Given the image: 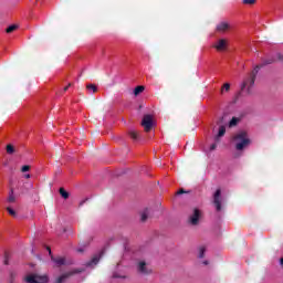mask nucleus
<instances>
[{
	"mask_svg": "<svg viewBox=\"0 0 283 283\" xmlns=\"http://www.w3.org/2000/svg\"><path fill=\"white\" fill-rule=\"evenodd\" d=\"M233 140L235 143L237 151H242V149H244V147H249L251 145V139L249 138V135L244 130L237 133L233 136Z\"/></svg>",
	"mask_w": 283,
	"mask_h": 283,
	"instance_id": "1",
	"label": "nucleus"
},
{
	"mask_svg": "<svg viewBox=\"0 0 283 283\" xmlns=\"http://www.w3.org/2000/svg\"><path fill=\"white\" fill-rule=\"evenodd\" d=\"M258 72H260V66H256L248 76V78H245L241 85V90L247 88L248 94H251V87H253V85H255V78L258 76Z\"/></svg>",
	"mask_w": 283,
	"mask_h": 283,
	"instance_id": "2",
	"label": "nucleus"
},
{
	"mask_svg": "<svg viewBox=\"0 0 283 283\" xmlns=\"http://www.w3.org/2000/svg\"><path fill=\"white\" fill-rule=\"evenodd\" d=\"M136 269L139 275H151L153 273L151 266L145 261H138Z\"/></svg>",
	"mask_w": 283,
	"mask_h": 283,
	"instance_id": "3",
	"label": "nucleus"
},
{
	"mask_svg": "<svg viewBox=\"0 0 283 283\" xmlns=\"http://www.w3.org/2000/svg\"><path fill=\"white\" fill-rule=\"evenodd\" d=\"M25 282L28 283H48L50 279L48 275H39V274H31L25 276Z\"/></svg>",
	"mask_w": 283,
	"mask_h": 283,
	"instance_id": "4",
	"label": "nucleus"
},
{
	"mask_svg": "<svg viewBox=\"0 0 283 283\" xmlns=\"http://www.w3.org/2000/svg\"><path fill=\"white\" fill-rule=\"evenodd\" d=\"M222 190L217 189L213 195V205L216 207V211H222Z\"/></svg>",
	"mask_w": 283,
	"mask_h": 283,
	"instance_id": "5",
	"label": "nucleus"
},
{
	"mask_svg": "<svg viewBox=\"0 0 283 283\" xmlns=\"http://www.w3.org/2000/svg\"><path fill=\"white\" fill-rule=\"evenodd\" d=\"M142 126L144 127L145 132H151V127H154V119L151 118V115L144 116Z\"/></svg>",
	"mask_w": 283,
	"mask_h": 283,
	"instance_id": "6",
	"label": "nucleus"
},
{
	"mask_svg": "<svg viewBox=\"0 0 283 283\" xmlns=\"http://www.w3.org/2000/svg\"><path fill=\"white\" fill-rule=\"evenodd\" d=\"M200 216H201L200 210L198 208H195L193 213L189 217V223L192 227H197V224H199L200 222Z\"/></svg>",
	"mask_w": 283,
	"mask_h": 283,
	"instance_id": "7",
	"label": "nucleus"
},
{
	"mask_svg": "<svg viewBox=\"0 0 283 283\" xmlns=\"http://www.w3.org/2000/svg\"><path fill=\"white\" fill-rule=\"evenodd\" d=\"M105 255V250H101L96 254L93 255V258L86 263V266H96L98 262H101V258Z\"/></svg>",
	"mask_w": 283,
	"mask_h": 283,
	"instance_id": "8",
	"label": "nucleus"
},
{
	"mask_svg": "<svg viewBox=\"0 0 283 283\" xmlns=\"http://www.w3.org/2000/svg\"><path fill=\"white\" fill-rule=\"evenodd\" d=\"M213 48L216 49L217 52H224L227 50V40L220 39Z\"/></svg>",
	"mask_w": 283,
	"mask_h": 283,
	"instance_id": "9",
	"label": "nucleus"
},
{
	"mask_svg": "<svg viewBox=\"0 0 283 283\" xmlns=\"http://www.w3.org/2000/svg\"><path fill=\"white\" fill-rule=\"evenodd\" d=\"M229 30H231V24H229V22H220L219 24H217V32H229Z\"/></svg>",
	"mask_w": 283,
	"mask_h": 283,
	"instance_id": "10",
	"label": "nucleus"
},
{
	"mask_svg": "<svg viewBox=\"0 0 283 283\" xmlns=\"http://www.w3.org/2000/svg\"><path fill=\"white\" fill-rule=\"evenodd\" d=\"M224 134H227V127L220 126L218 134L214 136V142L220 143V138H222V136H224Z\"/></svg>",
	"mask_w": 283,
	"mask_h": 283,
	"instance_id": "11",
	"label": "nucleus"
},
{
	"mask_svg": "<svg viewBox=\"0 0 283 283\" xmlns=\"http://www.w3.org/2000/svg\"><path fill=\"white\" fill-rule=\"evenodd\" d=\"M52 262H54L57 266H63V264H65V259L64 258H54L51 256Z\"/></svg>",
	"mask_w": 283,
	"mask_h": 283,
	"instance_id": "12",
	"label": "nucleus"
},
{
	"mask_svg": "<svg viewBox=\"0 0 283 283\" xmlns=\"http://www.w3.org/2000/svg\"><path fill=\"white\" fill-rule=\"evenodd\" d=\"M149 218V209H144L142 212H140V221L142 222H147V219Z\"/></svg>",
	"mask_w": 283,
	"mask_h": 283,
	"instance_id": "13",
	"label": "nucleus"
},
{
	"mask_svg": "<svg viewBox=\"0 0 283 283\" xmlns=\"http://www.w3.org/2000/svg\"><path fill=\"white\" fill-rule=\"evenodd\" d=\"M7 201L10 202V203L17 202V197H14V190L13 189L10 190Z\"/></svg>",
	"mask_w": 283,
	"mask_h": 283,
	"instance_id": "14",
	"label": "nucleus"
},
{
	"mask_svg": "<svg viewBox=\"0 0 283 283\" xmlns=\"http://www.w3.org/2000/svg\"><path fill=\"white\" fill-rule=\"evenodd\" d=\"M143 92H145V86L139 85V86L135 87L134 95L138 96V94H143Z\"/></svg>",
	"mask_w": 283,
	"mask_h": 283,
	"instance_id": "15",
	"label": "nucleus"
},
{
	"mask_svg": "<svg viewBox=\"0 0 283 283\" xmlns=\"http://www.w3.org/2000/svg\"><path fill=\"white\" fill-rule=\"evenodd\" d=\"M60 196H62L64 200H67V198H70V192H67L65 188H60Z\"/></svg>",
	"mask_w": 283,
	"mask_h": 283,
	"instance_id": "16",
	"label": "nucleus"
},
{
	"mask_svg": "<svg viewBox=\"0 0 283 283\" xmlns=\"http://www.w3.org/2000/svg\"><path fill=\"white\" fill-rule=\"evenodd\" d=\"M86 90H87L88 92H93L94 94H96V92H98V87H96V85H94V84H88V85L86 86Z\"/></svg>",
	"mask_w": 283,
	"mask_h": 283,
	"instance_id": "17",
	"label": "nucleus"
},
{
	"mask_svg": "<svg viewBox=\"0 0 283 283\" xmlns=\"http://www.w3.org/2000/svg\"><path fill=\"white\" fill-rule=\"evenodd\" d=\"M129 136H130L132 140H138V138H140V135H138L136 133V130H130Z\"/></svg>",
	"mask_w": 283,
	"mask_h": 283,
	"instance_id": "18",
	"label": "nucleus"
},
{
	"mask_svg": "<svg viewBox=\"0 0 283 283\" xmlns=\"http://www.w3.org/2000/svg\"><path fill=\"white\" fill-rule=\"evenodd\" d=\"M240 123V119L238 117H232V119L229 123V127H235Z\"/></svg>",
	"mask_w": 283,
	"mask_h": 283,
	"instance_id": "19",
	"label": "nucleus"
},
{
	"mask_svg": "<svg viewBox=\"0 0 283 283\" xmlns=\"http://www.w3.org/2000/svg\"><path fill=\"white\" fill-rule=\"evenodd\" d=\"M14 151H15V149H14V146L12 144L7 145V154L12 156V154H14Z\"/></svg>",
	"mask_w": 283,
	"mask_h": 283,
	"instance_id": "20",
	"label": "nucleus"
},
{
	"mask_svg": "<svg viewBox=\"0 0 283 283\" xmlns=\"http://www.w3.org/2000/svg\"><path fill=\"white\" fill-rule=\"evenodd\" d=\"M19 27L17 24H12L9 28H7L6 32L7 34H10L12 32H14V30H17Z\"/></svg>",
	"mask_w": 283,
	"mask_h": 283,
	"instance_id": "21",
	"label": "nucleus"
},
{
	"mask_svg": "<svg viewBox=\"0 0 283 283\" xmlns=\"http://www.w3.org/2000/svg\"><path fill=\"white\" fill-rule=\"evenodd\" d=\"M207 252V248H205V245H201L199 248V258L202 259L205 258V253Z\"/></svg>",
	"mask_w": 283,
	"mask_h": 283,
	"instance_id": "22",
	"label": "nucleus"
},
{
	"mask_svg": "<svg viewBox=\"0 0 283 283\" xmlns=\"http://www.w3.org/2000/svg\"><path fill=\"white\" fill-rule=\"evenodd\" d=\"M7 211L9 216H12V218H17V211H14V209H12L11 207H7Z\"/></svg>",
	"mask_w": 283,
	"mask_h": 283,
	"instance_id": "23",
	"label": "nucleus"
},
{
	"mask_svg": "<svg viewBox=\"0 0 283 283\" xmlns=\"http://www.w3.org/2000/svg\"><path fill=\"white\" fill-rule=\"evenodd\" d=\"M229 90H231V84H229V83L223 84V86L221 88V94H223L224 91L229 92Z\"/></svg>",
	"mask_w": 283,
	"mask_h": 283,
	"instance_id": "24",
	"label": "nucleus"
},
{
	"mask_svg": "<svg viewBox=\"0 0 283 283\" xmlns=\"http://www.w3.org/2000/svg\"><path fill=\"white\" fill-rule=\"evenodd\" d=\"M65 280H67V274L61 275L54 283H63Z\"/></svg>",
	"mask_w": 283,
	"mask_h": 283,
	"instance_id": "25",
	"label": "nucleus"
},
{
	"mask_svg": "<svg viewBox=\"0 0 283 283\" xmlns=\"http://www.w3.org/2000/svg\"><path fill=\"white\" fill-rule=\"evenodd\" d=\"M242 3H244V6H253L255 0H242Z\"/></svg>",
	"mask_w": 283,
	"mask_h": 283,
	"instance_id": "26",
	"label": "nucleus"
},
{
	"mask_svg": "<svg viewBox=\"0 0 283 283\" xmlns=\"http://www.w3.org/2000/svg\"><path fill=\"white\" fill-rule=\"evenodd\" d=\"M10 255L8 253L4 254V264L8 266L10 264Z\"/></svg>",
	"mask_w": 283,
	"mask_h": 283,
	"instance_id": "27",
	"label": "nucleus"
},
{
	"mask_svg": "<svg viewBox=\"0 0 283 283\" xmlns=\"http://www.w3.org/2000/svg\"><path fill=\"white\" fill-rule=\"evenodd\" d=\"M29 169H30V166L24 165V166H22L21 171H22V174H25V171H28Z\"/></svg>",
	"mask_w": 283,
	"mask_h": 283,
	"instance_id": "28",
	"label": "nucleus"
},
{
	"mask_svg": "<svg viewBox=\"0 0 283 283\" xmlns=\"http://www.w3.org/2000/svg\"><path fill=\"white\" fill-rule=\"evenodd\" d=\"M271 63H273V60H265L263 62V65H271Z\"/></svg>",
	"mask_w": 283,
	"mask_h": 283,
	"instance_id": "29",
	"label": "nucleus"
},
{
	"mask_svg": "<svg viewBox=\"0 0 283 283\" xmlns=\"http://www.w3.org/2000/svg\"><path fill=\"white\" fill-rule=\"evenodd\" d=\"M217 147H218V145H217V144H212V145L210 146V151L216 150V149H217Z\"/></svg>",
	"mask_w": 283,
	"mask_h": 283,
	"instance_id": "30",
	"label": "nucleus"
},
{
	"mask_svg": "<svg viewBox=\"0 0 283 283\" xmlns=\"http://www.w3.org/2000/svg\"><path fill=\"white\" fill-rule=\"evenodd\" d=\"M70 87H72V83H70L67 86H65L63 92H67V90H70Z\"/></svg>",
	"mask_w": 283,
	"mask_h": 283,
	"instance_id": "31",
	"label": "nucleus"
},
{
	"mask_svg": "<svg viewBox=\"0 0 283 283\" xmlns=\"http://www.w3.org/2000/svg\"><path fill=\"white\" fill-rule=\"evenodd\" d=\"M178 196H182V193H185V189H180L179 191H177Z\"/></svg>",
	"mask_w": 283,
	"mask_h": 283,
	"instance_id": "32",
	"label": "nucleus"
},
{
	"mask_svg": "<svg viewBox=\"0 0 283 283\" xmlns=\"http://www.w3.org/2000/svg\"><path fill=\"white\" fill-rule=\"evenodd\" d=\"M84 251H85V250L82 249V248H78V249H77V253H84Z\"/></svg>",
	"mask_w": 283,
	"mask_h": 283,
	"instance_id": "33",
	"label": "nucleus"
},
{
	"mask_svg": "<svg viewBox=\"0 0 283 283\" xmlns=\"http://www.w3.org/2000/svg\"><path fill=\"white\" fill-rule=\"evenodd\" d=\"M279 60H280V61H283L282 54H279Z\"/></svg>",
	"mask_w": 283,
	"mask_h": 283,
	"instance_id": "34",
	"label": "nucleus"
},
{
	"mask_svg": "<svg viewBox=\"0 0 283 283\" xmlns=\"http://www.w3.org/2000/svg\"><path fill=\"white\" fill-rule=\"evenodd\" d=\"M114 277H122L123 280H125V277H127V276H118V275H115Z\"/></svg>",
	"mask_w": 283,
	"mask_h": 283,
	"instance_id": "35",
	"label": "nucleus"
},
{
	"mask_svg": "<svg viewBox=\"0 0 283 283\" xmlns=\"http://www.w3.org/2000/svg\"><path fill=\"white\" fill-rule=\"evenodd\" d=\"M85 205V201L80 202V207H83Z\"/></svg>",
	"mask_w": 283,
	"mask_h": 283,
	"instance_id": "36",
	"label": "nucleus"
},
{
	"mask_svg": "<svg viewBox=\"0 0 283 283\" xmlns=\"http://www.w3.org/2000/svg\"><path fill=\"white\" fill-rule=\"evenodd\" d=\"M48 251H49L50 255H52V250L50 248H48Z\"/></svg>",
	"mask_w": 283,
	"mask_h": 283,
	"instance_id": "37",
	"label": "nucleus"
},
{
	"mask_svg": "<svg viewBox=\"0 0 283 283\" xmlns=\"http://www.w3.org/2000/svg\"><path fill=\"white\" fill-rule=\"evenodd\" d=\"M203 264H206V265L209 264V261H203Z\"/></svg>",
	"mask_w": 283,
	"mask_h": 283,
	"instance_id": "38",
	"label": "nucleus"
},
{
	"mask_svg": "<svg viewBox=\"0 0 283 283\" xmlns=\"http://www.w3.org/2000/svg\"><path fill=\"white\" fill-rule=\"evenodd\" d=\"M25 178H30V175H25Z\"/></svg>",
	"mask_w": 283,
	"mask_h": 283,
	"instance_id": "39",
	"label": "nucleus"
},
{
	"mask_svg": "<svg viewBox=\"0 0 283 283\" xmlns=\"http://www.w3.org/2000/svg\"><path fill=\"white\" fill-rule=\"evenodd\" d=\"M11 277H14V273H11Z\"/></svg>",
	"mask_w": 283,
	"mask_h": 283,
	"instance_id": "40",
	"label": "nucleus"
}]
</instances>
